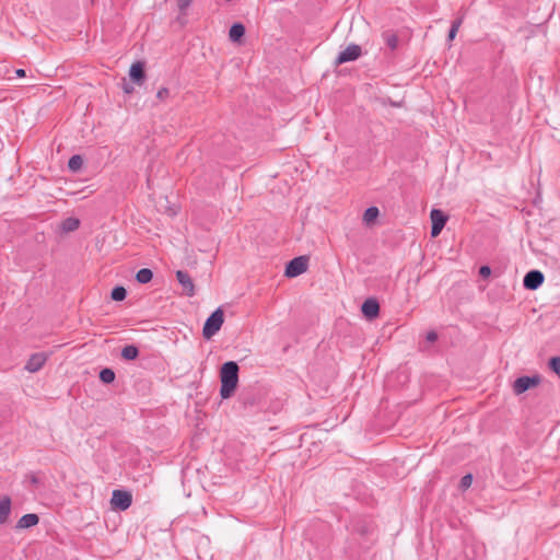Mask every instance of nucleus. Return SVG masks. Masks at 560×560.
Returning <instances> with one entry per match:
<instances>
[{
  "label": "nucleus",
  "instance_id": "obj_25",
  "mask_svg": "<svg viewBox=\"0 0 560 560\" xmlns=\"http://www.w3.org/2000/svg\"><path fill=\"white\" fill-rule=\"evenodd\" d=\"M463 23V18H458L456 20H454L452 22V25H451V28L448 31V34H447V39L451 42L455 38L457 32H458V28L460 27Z\"/></svg>",
  "mask_w": 560,
  "mask_h": 560
},
{
  "label": "nucleus",
  "instance_id": "obj_34",
  "mask_svg": "<svg viewBox=\"0 0 560 560\" xmlns=\"http://www.w3.org/2000/svg\"><path fill=\"white\" fill-rule=\"evenodd\" d=\"M31 482H32L33 485H37V483H38V478H37L36 476L32 475V476H31Z\"/></svg>",
  "mask_w": 560,
  "mask_h": 560
},
{
  "label": "nucleus",
  "instance_id": "obj_15",
  "mask_svg": "<svg viewBox=\"0 0 560 560\" xmlns=\"http://www.w3.org/2000/svg\"><path fill=\"white\" fill-rule=\"evenodd\" d=\"M244 35H245V26L238 22L234 23L229 31V37L234 43H238L243 38Z\"/></svg>",
  "mask_w": 560,
  "mask_h": 560
},
{
  "label": "nucleus",
  "instance_id": "obj_20",
  "mask_svg": "<svg viewBox=\"0 0 560 560\" xmlns=\"http://www.w3.org/2000/svg\"><path fill=\"white\" fill-rule=\"evenodd\" d=\"M152 278L153 272L149 268H142L138 270V272L136 273V280L141 284L149 283L152 280Z\"/></svg>",
  "mask_w": 560,
  "mask_h": 560
},
{
  "label": "nucleus",
  "instance_id": "obj_14",
  "mask_svg": "<svg viewBox=\"0 0 560 560\" xmlns=\"http://www.w3.org/2000/svg\"><path fill=\"white\" fill-rule=\"evenodd\" d=\"M11 513V499L3 497L0 500V524H5Z\"/></svg>",
  "mask_w": 560,
  "mask_h": 560
},
{
  "label": "nucleus",
  "instance_id": "obj_28",
  "mask_svg": "<svg viewBox=\"0 0 560 560\" xmlns=\"http://www.w3.org/2000/svg\"><path fill=\"white\" fill-rule=\"evenodd\" d=\"M472 482V476L470 474H467L462 477L459 487L462 490H466L471 486Z\"/></svg>",
  "mask_w": 560,
  "mask_h": 560
},
{
  "label": "nucleus",
  "instance_id": "obj_11",
  "mask_svg": "<svg viewBox=\"0 0 560 560\" xmlns=\"http://www.w3.org/2000/svg\"><path fill=\"white\" fill-rule=\"evenodd\" d=\"M176 278L178 282L180 283L183 291L187 296H194L195 295V285L192 282V279L188 275L187 271L178 270L176 272Z\"/></svg>",
  "mask_w": 560,
  "mask_h": 560
},
{
  "label": "nucleus",
  "instance_id": "obj_27",
  "mask_svg": "<svg viewBox=\"0 0 560 560\" xmlns=\"http://www.w3.org/2000/svg\"><path fill=\"white\" fill-rule=\"evenodd\" d=\"M192 0H177V7L180 14L186 15L188 8L190 7Z\"/></svg>",
  "mask_w": 560,
  "mask_h": 560
},
{
  "label": "nucleus",
  "instance_id": "obj_5",
  "mask_svg": "<svg viewBox=\"0 0 560 560\" xmlns=\"http://www.w3.org/2000/svg\"><path fill=\"white\" fill-rule=\"evenodd\" d=\"M540 382L541 378L539 375L517 377L513 383V392L516 395H521L528 389L538 386Z\"/></svg>",
  "mask_w": 560,
  "mask_h": 560
},
{
  "label": "nucleus",
  "instance_id": "obj_16",
  "mask_svg": "<svg viewBox=\"0 0 560 560\" xmlns=\"http://www.w3.org/2000/svg\"><path fill=\"white\" fill-rule=\"evenodd\" d=\"M353 530L362 537H369L373 534L374 527L366 522H358Z\"/></svg>",
  "mask_w": 560,
  "mask_h": 560
},
{
  "label": "nucleus",
  "instance_id": "obj_24",
  "mask_svg": "<svg viewBox=\"0 0 560 560\" xmlns=\"http://www.w3.org/2000/svg\"><path fill=\"white\" fill-rule=\"evenodd\" d=\"M380 214V210L377 207H369L363 214V220L365 223L373 222Z\"/></svg>",
  "mask_w": 560,
  "mask_h": 560
},
{
  "label": "nucleus",
  "instance_id": "obj_21",
  "mask_svg": "<svg viewBox=\"0 0 560 560\" xmlns=\"http://www.w3.org/2000/svg\"><path fill=\"white\" fill-rule=\"evenodd\" d=\"M83 165V159L79 154L72 155L68 161V167L71 172H78Z\"/></svg>",
  "mask_w": 560,
  "mask_h": 560
},
{
  "label": "nucleus",
  "instance_id": "obj_18",
  "mask_svg": "<svg viewBox=\"0 0 560 560\" xmlns=\"http://www.w3.org/2000/svg\"><path fill=\"white\" fill-rule=\"evenodd\" d=\"M139 357V349L135 345L125 346L121 350V358L131 361Z\"/></svg>",
  "mask_w": 560,
  "mask_h": 560
},
{
  "label": "nucleus",
  "instance_id": "obj_31",
  "mask_svg": "<svg viewBox=\"0 0 560 560\" xmlns=\"http://www.w3.org/2000/svg\"><path fill=\"white\" fill-rule=\"evenodd\" d=\"M121 88L126 94H131L133 92V86L130 83L126 82V80H124Z\"/></svg>",
  "mask_w": 560,
  "mask_h": 560
},
{
  "label": "nucleus",
  "instance_id": "obj_6",
  "mask_svg": "<svg viewBox=\"0 0 560 560\" xmlns=\"http://www.w3.org/2000/svg\"><path fill=\"white\" fill-rule=\"evenodd\" d=\"M431 218V236L436 237L445 226L448 217L440 209H432Z\"/></svg>",
  "mask_w": 560,
  "mask_h": 560
},
{
  "label": "nucleus",
  "instance_id": "obj_19",
  "mask_svg": "<svg viewBox=\"0 0 560 560\" xmlns=\"http://www.w3.org/2000/svg\"><path fill=\"white\" fill-rule=\"evenodd\" d=\"M80 226V220L73 217L67 218L61 223V229L65 232H73Z\"/></svg>",
  "mask_w": 560,
  "mask_h": 560
},
{
  "label": "nucleus",
  "instance_id": "obj_8",
  "mask_svg": "<svg viewBox=\"0 0 560 560\" xmlns=\"http://www.w3.org/2000/svg\"><path fill=\"white\" fill-rule=\"evenodd\" d=\"M545 280V276L540 270L534 269L528 271L523 279V285L527 290H537Z\"/></svg>",
  "mask_w": 560,
  "mask_h": 560
},
{
  "label": "nucleus",
  "instance_id": "obj_4",
  "mask_svg": "<svg viewBox=\"0 0 560 560\" xmlns=\"http://www.w3.org/2000/svg\"><path fill=\"white\" fill-rule=\"evenodd\" d=\"M110 503L113 509L126 511L132 503V495L129 491L116 489L112 493Z\"/></svg>",
  "mask_w": 560,
  "mask_h": 560
},
{
  "label": "nucleus",
  "instance_id": "obj_17",
  "mask_svg": "<svg viewBox=\"0 0 560 560\" xmlns=\"http://www.w3.org/2000/svg\"><path fill=\"white\" fill-rule=\"evenodd\" d=\"M382 38L390 50H395L398 46V37L393 31H385Z\"/></svg>",
  "mask_w": 560,
  "mask_h": 560
},
{
  "label": "nucleus",
  "instance_id": "obj_7",
  "mask_svg": "<svg viewBox=\"0 0 560 560\" xmlns=\"http://www.w3.org/2000/svg\"><path fill=\"white\" fill-rule=\"evenodd\" d=\"M362 54L361 46L357 44L349 45L345 50L340 51L335 60L336 66L357 60Z\"/></svg>",
  "mask_w": 560,
  "mask_h": 560
},
{
  "label": "nucleus",
  "instance_id": "obj_32",
  "mask_svg": "<svg viewBox=\"0 0 560 560\" xmlns=\"http://www.w3.org/2000/svg\"><path fill=\"white\" fill-rule=\"evenodd\" d=\"M427 341L434 342L438 340V334L433 330L429 331L425 337Z\"/></svg>",
  "mask_w": 560,
  "mask_h": 560
},
{
  "label": "nucleus",
  "instance_id": "obj_29",
  "mask_svg": "<svg viewBox=\"0 0 560 560\" xmlns=\"http://www.w3.org/2000/svg\"><path fill=\"white\" fill-rule=\"evenodd\" d=\"M170 95V91L167 88H161L158 93H156V97L160 100V101H164L166 97H168Z\"/></svg>",
  "mask_w": 560,
  "mask_h": 560
},
{
  "label": "nucleus",
  "instance_id": "obj_26",
  "mask_svg": "<svg viewBox=\"0 0 560 560\" xmlns=\"http://www.w3.org/2000/svg\"><path fill=\"white\" fill-rule=\"evenodd\" d=\"M549 368L552 372L560 376V357H552L549 360Z\"/></svg>",
  "mask_w": 560,
  "mask_h": 560
},
{
  "label": "nucleus",
  "instance_id": "obj_2",
  "mask_svg": "<svg viewBox=\"0 0 560 560\" xmlns=\"http://www.w3.org/2000/svg\"><path fill=\"white\" fill-rule=\"evenodd\" d=\"M224 323V313L221 307H218L211 315L206 319L202 336L206 339L212 338L222 327Z\"/></svg>",
  "mask_w": 560,
  "mask_h": 560
},
{
  "label": "nucleus",
  "instance_id": "obj_3",
  "mask_svg": "<svg viewBox=\"0 0 560 560\" xmlns=\"http://www.w3.org/2000/svg\"><path fill=\"white\" fill-rule=\"evenodd\" d=\"M308 258L306 256H299L291 259L284 270V276L288 278H295L307 270Z\"/></svg>",
  "mask_w": 560,
  "mask_h": 560
},
{
  "label": "nucleus",
  "instance_id": "obj_10",
  "mask_svg": "<svg viewBox=\"0 0 560 560\" xmlns=\"http://www.w3.org/2000/svg\"><path fill=\"white\" fill-rule=\"evenodd\" d=\"M129 77L133 83L141 85L145 80L144 62H142V61L133 62L129 69Z\"/></svg>",
  "mask_w": 560,
  "mask_h": 560
},
{
  "label": "nucleus",
  "instance_id": "obj_13",
  "mask_svg": "<svg viewBox=\"0 0 560 560\" xmlns=\"http://www.w3.org/2000/svg\"><path fill=\"white\" fill-rule=\"evenodd\" d=\"M39 522V517L35 513H28L23 515L16 523V529H25L37 525Z\"/></svg>",
  "mask_w": 560,
  "mask_h": 560
},
{
  "label": "nucleus",
  "instance_id": "obj_12",
  "mask_svg": "<svg viewBox=\"0 0 560 560\" xmlns=\"http://www.w3.org/2000/svg\"><path fill=\"white\" fill-rule=\"evenodd\" d=\"M47 360V355L43 352L34 353L30 357L25 364V370L31 373L39 371Z\"/></svg>",
  "mask_w": 560,
  "mask_h": 560
},
{
  "label": "nucleus",
  "instance_id": "obj_30",
  "mask_svg": "<svg viewBox=\"0 0 560 560\" xmlns=\"http://www.w3.org/2000/svg\"><path fill=\"white\" fill-rule=\"evenodd\" d=\"M479 275L482 278H487L491 275V268L489 266H481L479 269Z\"/></svg>",
  "mask_w": 560,
  "mask_h": 560
},
{
  "label": "nucleus",
  "instance_id": "obj_9",
  "mask_svg": "<svg viewBox=\"0 0 560 560\" xmlns=\"http://www.w3.org/2000/svg\"><path fill=\"white\" fill-rule=\"evenodd\" d=\"M361 312L366 319H374L380 314V303L374 298L366 299L361 305Z\"/></svg>",
  "mask_w": 560,
  "mask_h": 560
},
{
  "label": "nucleus",
  "instance_id": "obj_22",
  "mask_svg": "<svg viewBox=\"0 0 560 560\" xmlns=\"http://www.w3.org/2000/svg\"><path fill=\"white\" fill-rule=\"evenodd\" d=\"M98 377L104 384H112L115 381V372L109 368H104L101 370Z\"/></svg>",
  "mask_w": 560,
  "mask_h": 560
},
{
  "label": "nucleus",
  "instance_id": "obj_33",
  "mask_svg": "<svg viewBox=\"0 0 560 560\" xmlns=\"http://www.w3.org/2000/svg\"><path fill=\"white\" fill-rule=\"evenodd\" d=\"M15 74H16L18 78H24L26 75L24 69H16L15 70Z\"/></svg>",
  "mask_w": 560,
  "mask_h": 560
},
{
  "label": "nucleus",
  "instance_id": "obj_1",
  "mask_svg": "<svg viewBox=\"0 0 560 560\" xmlns=\"http://www.w3.org/2000/svg\"><path fill=\"white\" fill-rule=\"evenodd\" d=\"M240 368L235 361H228L220 369V396L228 399L233 396L238 384Z\"/></svg>",
  "mask_w": 560,
  "mask_h": 560
},
{
  "label": "nucleus",
  "instance_id": "obj_23",
  "mask_svg": "<svg viewBox=\"0 0 560 560\" xmlns=\"http://www.w3.org/2000/svg\"><path fill=\"white\" fill-rule=\"evenodd\" d=\"M126 296L127 290L121 285H116L110 292V298L117 302L124 301Z\"/></svg>",
  "mask_w": 560,
  "mask_h": 560
}]
</instances>
